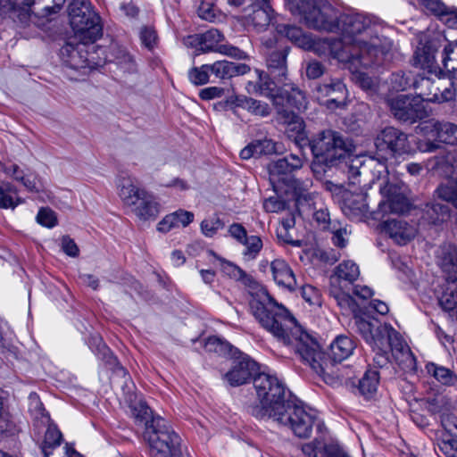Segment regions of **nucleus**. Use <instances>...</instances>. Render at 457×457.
<instances>
[{"label":"nucleus","mask_w":457,"mask_h":457,"mask_svg":"<svg viewBox=\"0 0 457 457\" xmlns=\"http://www.w3.org/2000/svg\"><path fill=\"white\" fill-rule=\"evenodd\" d=\"M249 309L264 329L285 345H293L304 362L323 376L327 383H332L328 368L320 362L322 353L317 341L303 329L290 312L275 301L266 289L260 287L251 293Z\"/></svg>","instance_id":"f257e3e1"},{"label":"nucleus","mask_w":457,"mask_h":457,"mask_svg":"<svg viewBox=\"0 0 457 457\" xmlns=\"http://www.w3.org/2000/svg\"><path fill=\"white\" fill-rule=\"evenodd\" d=\"M341 40L353 54L368 51L385 53V62L392 58L393 41L381 35L380 21L367 13H341L338 17Z\"/></svg>","instance_id":"f03ea898"},{"label":"nucleus","mask_w":457,"mask_h":457,"mask_svg":"<svg viewBox=\"0 0 457 457\" xmlns=\"http://www.w3.org/2000/svg\"><path fill=\"white\" fill-rule=\"evenodd\" d=\"M253 386L260 404L253 407L252 413L259 419H270L281 411L291 398H287L284 384L276 377L260 373L253 378Z\"/></svg>","instance_id":"7ed1b4c3"},{"label":"nucleus","mask_w":457,"mask_h":457,"mask_svg":"<svg viewBox=\"0 0 457 457\" xmlns=\"http://www.w3.org/2000/svg\"><path fill=\"white\" fill-rule=\"evenodd\" d=\"M68 13L74 40L82 44H93L102 37L100 16L88 1L73 0L69 5Z\"/></svg>","instance_id":"20e7f679"},{"label":"nucleus","mask_w":457,"mask_h":457,"mask_svg":"<svg viewBox=\"0 0 457 457\" xmlns=\"http://www.w3.org/2000/svg\"><path fill=\"white\" fill-rule=\"evenodd\" d=\"M272 421L288 427L296 436L304 438L311 436L314 426L319 431L323 426L317 411L296 399L289 401L278 414H273Z\"/></svg>","instance_id":"39448f33"},{"label":"nucleus","mask_w":457,"mask_h":457,"mask_svg":"<svg viewBox=\"0 0 457 457\" xmlns=\"http://www.w3.org/2000/svg\"><path fill=\"white\" fill-rule=\"evenodd\" d=\"M150 457H183L180 438L162 418H153L144 433Z\"/></svg>","instance_id":"423d86ee"},{"label":"nucleus","mask_w":457,"mask_h":457,"mask_svg":"<svg viewBox=\"0 0 457 457\" xmlns=\"http://www.w3.org/2000/svg\"><path fill=\"white\" fill-rule=\"evenodd\" d=\"M360 276L359 266L353 261H344L330 277L329 295L345 314L354 313L358 305L350 295V287Z\"/></svg>","instance_id":"0eeeda50"},{"label":"nucleus","mask_w":457,"mask_h":457,"mask_svg":"<svg viewBox=\"0 0 457 457\" xmlns=\"http://www.w3.org/2000/svg\"><path fill=\"white\" fill-rule=\"evenodd\" d=\"M311 150L319 162L327 166L345 158L352 151V144L338 133L330 129L323 130L310 140Z\"/></svg>","instance_id":"6e6552de"},{"label":"nucleus","mask_w":457,"mask_h":457,"mask_svg":"<svg viewBox=\"0 0 457 457\" xmlns=\"http://www.w3.org/2000/svg\"><path fill=\"white\" fill-rule=\"evenodd\" d=\"M418 129L425 137L417 144L422 153L436 151L440 143L457 145V125L454 123L431 120L422 122Z\"/></svg>","instance_id":"1a4fd4ad"},{"label":"nucleus","mask_w":457,"mask_h":457,"mask_svg":"<svg viewBox=\"0 0 457 457\" xmlns=\"http://www.w3.org/2000/svg\"><path fill=\"white\" fill-rule=\"evenodd\" d=\"M437 259L444 271L449 273L447 286L441 297V303L445 310L457 306V246L445 244L437 251Z\"/></svg>","instance_id":"9d476101"},{"label":"nucleus","mask_w":457,"mask_h":457,"mask_svg":"<svg viewBox=\"0 0 457 457\" xmlns=\"http://www.w3.org/2000/svg\"><path fill=\"white\" fill-rule=\"evenodd\" d=\"M385 61V53L381 51L372 52L361 54H353L349 58V61H345L344 63L347 65V68L352 73L353 81L367 92L373 93L378 88V80L361 69H367L372 65H379Z\"/></svg>","instance_id":"9b49d317"},{"label":"nucleus","mask_w":457,"mask_h":457,"mask_svg":"<svg viewBox=\"0 0 457 457\" xmlns=\"http://www.w3.org/2000/svg\"><path fill=\"white\" fill-rule=\"evenodd\" d=\"M301 16L306 25L314 29L335 32L339 29L337 10L323 0L312 2Z\"/></svg>","instance_id":"f8f14e48"},{"label":"nucleus","mask_w":457,"mask_h":457,"mask_svg":"<svg viewBox=\"0 0 457 457\" xmlns=\"http://www.w3.org/2000/svg\"><path fill=\"white\" fill-rule=\"evenodd\" d=\"M417 96L423 101L433 103H445L454 99L455 88L451 82L441 79L436 80L421 78L414 83Z\"/></svg>","instance_id":"ddd939ff"},{"label":"nucleus","mask_w":457,"mask_h":457,"mask_svg":"<svg viewBox=\"0 0 457 457\" xmlns=\"http://www.w3.org/2000/svg\"><path fill=\"white\" fill-rule=\"evenodd\" d=\"M445 39L440 37L420 41L412 56V65L430 74H440L442 67L436 54L443 47Z\"/></svg>","instance_id":"4468645a"},{"label":"nucleus","mask_w":457,"mask_h":457,"mask_svg":"<svg viewBox=\"0 0 457 457\" xmlns=\"http://www.w3.org/2000/svg\"><path fill=\"white\" fill-rule=\"evenodd\" d=\"M304 156L303 154H291L284 158H279L269 165V179L276 193L282 192L286 183L293 178L291 173L302 168Z\"/></svg>","instance_id":"2eb2a0df"},{"label":"nucleus","mask_w":457,"mask_h":457,"mask_svg":"<svg viewBox=\"0 0 457 457\" xmlns=\"http://www.w3.org/2000/svg\"><path fill=\"white\" fill-rule=\"evenodd\" d=\"M392 114L399 120L414 122L426 115L421 100L418 96L399 95L387 100Z\"/></svg>","instance_id":"dca6fc26"},{"label":"nucleus","mask_w":457,"mask_h":457,"mask_svg":"<svg viewBox=\"0 0 457 457\" xmlns=\"http://www.w3.org/2000/svg\"><path fill=\"white\" fill-rule=\"evenodd\" d=\"M344 165L351 185L360 184V177L366 175L368 172L374 171V176L378 179L386 173L385 162L374 158L363 159L361 156H349Z\"/></svg>","instance_id":"f3484780"},{"label":"nucleus","mask_w":457,"mask_h":457,"mask_svg":"<svg viewBox=\"0 0 457 457\" xmlns=\"http://www.w3.org/2000/svg\"><path fill=\"white\" fill-rule=\"evenodd\" d=\"M375 145L378 152L390 156L400 155L409 150L407 135L394 127L381 130L375 139Z\"/></svg>","instance_id":"a211bd4d"},{"label":"nucleus","mask_w":457,"mask_h":457,"mask_svg":"<svg viewBox=\"0 0 457 457\" xmlns=\"http://www.w3.org/2000/svg\"><path fill=\"white\" fill-rule=\"evenodd\" d=\"M309 47L305 50H312L320 56H331L340 62L349 61L352 54L345 48L344 40L338 38H316L310 36Z\"/></svg>","instance_id":"6ab92c4d"},{"label":"nucleus","mask_w":457,"mask_h":457,"mask_svg":"<svg viewBox=\"0 0 457 457\" xmlns=\"http://www.w3.org/2000/svg\"><path fill=\"white\" fill-rule=\"evenodd\" d=\"M234 355L229 370L224 375V378L230 386H237L246 383L256 371L257 364L246 354L237 353Z\"/></svg>","instance_id":"aec40b11"},{"label":"nucleus","mask_w":457,"mask_h":457,"mask_svg":"<svg viewBox=\"0 0 457 457\" xmlns=\"http://www.w3.org/2000/svg\"><path fill=\"white\" fill-rule=\"evenodd\" d=\"M252 5L247 9L244 23L247 28L256 31L264 30L270 23L272 9L268 0H252Z\"/></svg>","instance_id":"412c9836"},{"label":"nucleus","mask_w":457,"mask_h":457,"mask_svg":"<svg viewBox=\"0 0 457 457\" xmlns=\"http://www.w3.org/2000/svg\"><path fill=\"white\" fill-rule=\"evenodd\" d=\"M312 186V181L309 179L300 180L293 177L286 183L283 191L277 194H285L291 196L298 206H303L304 204L311 206L312 204H315L314 200L318 197V195L310 192Z\"/></svg>","instance_id":"4be33fe9"},{"label":"nucleus","mask_w":457,"mask_h":457,"mask_svg":"<svg viewBox=\"0 0 457 457\" xmlns=\"http://www.w3.org/2000/svg\"><path fill=\"white\" fill-rule=\"evenodd\" d=\"M301 450L306 457H350L337 442H324L319 438L303 444Z\"/></svg>","instance_id":"5701e85b"},{"label":"nucleus","mask_w":457,"mask_h":457,"mask_svg":"<svg viewBox=\"0 0 457 457\" xmlns=\"http://www.w3.org/2000/svg\"><path fill=\"white\" fill-rule=\"evenodd\" d=\"M382 228L398 245H406L417 234V228L402 219L387 220L383 222Z\"/></svg>","instance_id":"b1692460"},{"label":"nucleus","mask_w":457,"mask_h":457,"mask_svg":"<svg viewBox=\"0 0 457 457\" xmlns=\"http://www.w3.org/2000/svg\"><path fill=\"white\" fill-rule=\"evenodd\" d=\"M355 325L358 331L370 345L376 344L377 339H380V337L385 338L391 336L389 329L395 330L391 325L381 324L377 320H368L362 318H356Z\"/></svg>","instance_id":"393cba45"},{"label":"nucleus","mask_w":457,"mask_h":457,"mask_svg":"<svg viewBox=\"0 0 457 457\" xmlns=\"http://www.w3.org/2000/svg\"><path fill=\"white\" fill-rule=\"evenodd\" d=\"M435 162L436 164L432 166V169H439L441 166L446 170H453L450 178L438 187L436 193L439 198L451 203L457 208V169L450 166L444 157L435 158Z\"/></svg>","instance_id":"a878e982"},{"label":"nucleus","mask_w":457,"mask_h":457,"mask_svg":"<svg viewBox=\"0 0 457 457\" xmlns=\"http://www.w3.org/2000/svg\"><path fill=\"white\" fill-rule=\"evenodd\" d=\"M391 331L392 353L399 366L407 371L416 370V358L396 330Z\"/></svg>","instance_id":"bb28decb"},{"label":"nucleus","mask_w":457,"mask_h":457,"mask_svg":"<svg viewBox=\"0 0 457 457\" xmlns=\"http://www.w3.org/2000/svg\"><path fill=\"white\" fill-rule=\"evenodd\" d=\"M75 45L72 42L66 43L61 49V54L63 61L72 69L79 70L89 65L91 61L88 59V54L85 47L87 44Z\"/></svg>","instance_id":"cd10ccee"},{"label":"nucleus","mask_w":457,"mask_h":457,"mask_svg":"<svg viewBox=\"0 0 457 457\" xmlns=\"http://www.w3.org/2000/svg\"><path fill=\"white\" fill-rule=\"evenodd\" d=\"M118 195L124 205L132 208L146 194V191L140 188L131 177H121L119 179Z\"/></svg>","instance_id":"c85d7f7f"},{"label":"nucleus","mask_w":457,"mask_h":457,"mask_svg":"<svg viewBox=\"0 0 457 457\" xmlns=\"http://www.w3.org/2000/svg\"><path fill=\"white\" fill-rule=\"evenodd\" d=\"M270 270L275 283L289 291L295 290L296 279L289 264L283 259H275L270 264Z\"/></svg>","instance_id":"c756f323"},{"label":"nucleus","mask_w":457,"mask_h":457,"mask_svg":"<svg viewBox=\"0 0 457 457\" xmlns=\"http://www.w3.org/2000/svg\"><path fill=\"white\" fill-rule=\"evenodd\" d=\"M0 171L4 172L7 177L21 182L30 192H39L43 189L40 180L36 176L25 174L19 165L15 163H3L0 162Z\"/></svg>","instance_id":"7c9ffc66"},{"label":"nucleus","mask_w":457,"mask_h":457,"mask_svg":"<svg viewBox=\"0 0 457 457\" xmlns=\"http://www.w3.org/2000/svg\"><path fill=\"white\" fill-rule=\"evenodd\" d=\"M342 211L351 219H361L369 212L366 195L347 192L344 195Z\"/></svg>","instance_id":"2f4dec72"},{"label":"nucleus","mask_w":457,"mask_h":457,"mask_svg":"<svg viewBox=\"0 0 457 457\" xmlns=\"http://www.w3.org/2000/svg\"><path fill=\"white\" fill-rule=\"evenodd\" d=\"M380 192L387 198V204L391 212L402 213L408 210L409 201L397 185L386 183L380 187Z\"/></svg>","instance_id":"473e14b6"},{"label":"nucleus","mask_w":457,"mask_h":457,"mask_svg":"<svg viewBox=\"0 0 457 457\" xmlns=\"http://www.w3.org/2000/svg\"><path fill=\"white\" fill-rule=\"evenodd\" d=\"M210 66L212 73L220 79L244 75L250 71V68L245 63H237L226 60L215 62Z\"/></svg>","instance_id":"72a5a7b5"},{"label":"nucleus","mask_w":457,"mask_h":457,"mask_svg":"<svg viewBox=\"0 0 457 457\" xmlns=\"http://www.w3.org/2000/svg\"><path fill=\"white\" fill-rule=\"evenodd\" d=\"M131 212L140 220H154L160 213V204L146 192L141 200L131 208Z\"/></svg>","instance_id":"f704fd0d"},{"label":"nucleus","mask_w":457,"mask_h":457,"mask_svg":"<svg viewBox=\"0 0 457 457\" xmlns=\"http://www.w3.org/2000/svg\"><path fill=\"white\" fill-rule=\"evenodd\" d=\"M278 120L287 125V132L291 133L289 137L303 139L304 137V123L301 117L287 108L278 107Z\"/></svg>","instance_id":"c9c22d12"},{"label":"nucleus","mask_w":457,"mask_h":457,"mask_svg":"<svg viewBox=\"0 0 457 457\" xmlns=\"http://www.w3.org/2000/svg\"><path fill=\"white\" fill-rule=\"evenodd\" d=\"M355 348L354 341L346 336H338L330 345L329 355L336 362L348 358Z\"/></svg>","instance_id":"e433bc0d"},{"label":"nucleus","mask_w":457,"mask_h":457,"mask_svg":"<svg viewBox=\"0 0 457 457\" xmlns=\"http://www.w3.org/2000/svg\"><path fill=\"white\" fill-rule=\"evenodd\" d=\"M441 64L451 79H457V41L445 40L441 52Z\"/></svg>","instance_id":"4c0bfd02"},{"label":"nucleus","mask_w":457,"mask_h":457,"mask_svg":"<svg viewBox=\"0 0 457 457\" xmlns=\"http://www.w3.org/2000/svg\"><path fill=\"white\" fill-rule=\"evenodd\" d=\"M317 90L321 96L328 97L327 104L331 103L337 105L344 100L345 95V86L339 79L323 83L317 87Z\"/></svg>","instance_id":"58836bf2"},{"label":"nucleus","mask_w":457,"mask_h":457,"mask_svg":"<svg viewBox=\"0 0 457 457\" xmlns=\"http://www.w3.org/2000/svg\"><path fill=\"white\" fill-rule=\"evenodd\" d=\"M275 145L270 139L255 140L248 144L240 152V157L248 160L252 157H259L263 154H270L275 152Z\"/></svg>","instance_id":"ea45409f"},{"label":"nucleus","mask_w":457,"mask_h":457,"mask_svg":"<svg viewBox=\"0 0 457 457\" xmlns=\"http://www.w3.org/2000/svg\"><path fill=\"white\" fill-rule=\"evenodd\" d=\"M276 30L279 35L286 37L295 46L303 49L310 46V35L303 32V30L298 27L287 24H278L276 27Z\"/></svg>","instance_id":"a19ab883"},{"label":"nucleus","mask_w":457,"mask_h":457,"mask_svg":"<svg viewBox=\"0 0 457 457\" xmlns=\"http://www.w3.org/2000/svg\"><path fill=\"white\" fill-rule=\"evenodd\" d=\"M286 58L287 51L283 48L270 53L267 59V65L270 74L279 80L287 74Z\"/></svg>","instance_id":"79ce46f5"},{"label":"nucleus","mask_w":457,"mask_h":457,"mask_svg":"<svg viewBox=\"0 0 457 457\" xmlns=\"http://www.w3.org/2000/svg\"><path fill=\"white\" fill-rule=\"evenodd\" d=\"M235 104L237 106L246 110L253 115L265 117L270 112V108L268 104L245 96H237Z\"/></svg>","instance_id":"37998d69"},{"label":"nucleus","mask_w":457,"mask_h":457,"mask_svg":"<svg viewBox=\"0 0 457 457\" xmlns=\"http://www.w3.org/2000/svg\"><path fill=\"white\" fill-rule=\"evenodd\" d=\"M255 73L257 74L258 81L256 83H248V92H251L250 87H253V92L260 93L265 96H270L273 100V104L278 107L280 104L279 100L282 99V96H275L272 94L273 89L270 87L272 83L270 81L269 77L263 71L256 70Z\"/></svg>","instance_id":"c03bdc74"},{"label":"nucleus","mask_w":457,"mask_h":457,"mask_svg":"<svg viewBox=\"0 0 457 457\" xmlns=\"http://www.w3.org/2000/svg\"><path fill=\"white\" fill-rule=\"evenodd\" d=\"M23 201L18 195V191L11 183H3L0 185V208L14 209Z\"/></svg>","instance_id":"a18cd8bd"},{"label":"nucleus","mask_w":457,"mask_h":457,"mask_svg":"<svg viewBox=\"0 0 457 457\" xmlns=\"http://www.w3.org/2000/svg\"><path fill=\"white\" fill-rule=\"evenodd\" d=\"M391 337V336L385 338L380 337V339H377L376 344L370 345L375 353L373 357L374 363L380 368L386 366L388 362V352L389 350L392 351Z\"/></svg>","instance_id":"49530a36"},{"label":"nucleus","mask_w":457,"mask_h":457,"mask_svg":"<svg viewBox=\"0 0 457 457\" xmlns=\"http://www.w3.org/2000/svg\"><path fill=\"white\" fill-rule=\"evenodd\" d=\"M43 426H47L46 431L45 433L44 440L42 442V452L45 457H49L52 453V449L56 446H59L62 441V434L59 429L50 424H42Z\"/></svg>","instance_id":"de8ad7c7"},{"label":"nucleus","mask_w":457,"mask_h":457,"mask_svg":"<svg viewBox=\"0 0 457 457\" xmlns=\"http://www.w3.org/2000/svg\"><path fill=\"white\" fill-rule=\"evenodd\" d=\"M220 262L222 272L230 278L240 281L244 285H250L253 282L250 275L246 274L245 271L233 262L224 259H220Z\"/></svg>","instance_id":"09e8293b"},{"label":"nucleus","mask_w":457,"mask_h":457,"mask_svg":"<svg viewBox=\"0 0 457 457\" xmlns=\"http://www.w3.org/2000/svg\"><path fill=\"white\" fill-rule=\"evenodd\" d=\"M91 347L93 351L99 356V358L105 361L107 363L111 365H117L118 369L121 372H125L124 369L119 365L116 358L112 355V352L108 348V346L105 345V343L103 342L102 338L99 337H92L91 341Z\"/></svg>","instance_id":"8fccbe9b"},{"label":"nucleus","mask_w":457,"mask_h":457,"mask_svg":"<svg viewBox=\"0 0 457 457\" xmlns=\"http://www.w3.org/2000/svg\"><path fill=\"white\" fill-rule=\"evenodd\" d=\"M379 383V374L376 370H368L359 383L360 392L363 395H373L378 388Z\"/></svg>","instance_id":"3c124183"},{"label":"nucleus","mask_w":457,"mask_h":457,"mask_svg":"<svg viewBox=\"0 0 457 457\" xmlns=\"http://www.w3.org/2000/svg\"><path fill=\"white\" fill-rule=\"evenodd\" d=\"M131 412L135 419L140 422H144L145 425V429L147 428V425L151 424V420L153 418H157L158 416H154L152 410L147 406L146 403L142 399L138 401L130 402L129 403Z\"/></svg>","instance_id":"603ef678"},{"label":"nucleus","mask_w":457,"mask_h":457,"mask_svg":"<svg viewBox=\"0 0 457 457\" xmlns=\"http://www.w3.org/2000/svg\"><path fill=\"white\" fill-rule=\"evenodd\" d=\"M204 350L209 353H216L220 355H226L231 353L232 355L237 354V350L233 349V346L217 337H209L205 343H204Z\"/></svg>","instance_id":"864d4df0"},{"label":"nucleus","mask_w":457,"mask_h":457,"mask_svg":"<svg viewBox=\"0 0 457 457\" xmlns=\"http://www.w3.org/2000/svg\"><path fill=\"white\" fill-rule=\"evenodd\" d=\"M426 369L429 374L443 385L450 386L455 381L454 374L447 368L437 366L435 363H428Z\"/></svg>","instance_id":"5fc2aeb1"},{"label":"nucleus","mask_w":457,"mask_h":457,"mask_svg":"<svg viewBox=\"0 0 457 457\" xmlns=\"http://www.w3.org/2000/svg\"><path fill=\"white\" fill-rule=\"evenodd\" d=\"M29 411L40 424H48L50 417L43 407V403L36 394L29 395Z\"/></svg>","instance_id":"6e6d98bb"},{"label":"nucleus","mask_w":457,"mask_h":457,"mask_svg":"<svg viewBox=\"0 0 457 457\" xmlns=\"http://www.w3.org/2000/svg\"><path fill=\"white\" fill-rule=\"evenodd\" d=\"M211 66L210 64H203L200 67H194L188 71V79L190 82L195 86H201L208 83Z\"/></svg>","instance_id":"4d7b16f0"},{"label":"nucleus","mask_w":457,"mask_h":457,"mask_svg":"<svg viewBox=\"0 0 457 457\" xmlns=\"http://www.w3.org/2000/svg\"><path fill=\"white\" fill-rule=\"evenodd\" d=\"M240 244L245 247L243 254L247 260L254 259L262 248V241L257 236H247Z\"/></svg>","instance_id":"13d9d810"},{"label":"nucleus","mask_w":457,"mask_h":457,"mask_svg":"<svg viewBox=\"0 0 457 457\" xmlns=\"http://www.w3.org/2000/svg\"><path fill=\"white\" fill-rule=\"evenodd\" d=\"M390 84L392 89L404 91L412 85V77L410 72L399 71L391 76Z\"/></svg>","instance_id":"bf43d9fd"},{"label":"nucleus","mask_w":457,"mask_h":457,"mask_svg":"<svg viewBox=\"0 0 457 457\" xmlns=\"http://www.w3.org/2000/svg\"><path fill=\"white\" fill-rule=\"evenodd\" d=\"M223 227L224 222L218 216L204 219L200 225L202 233L208 237H212Z\"/></svg>","instance_id":"052dcab7"},{"label":"nucleus","mask_w":457,"mask_h":457,"mask_svg":"<svg viewBox=\"0 0 457 457\" xmlns=\"http://www.w3.org/2000/svg\"><path fill=\"white\" fill-rule=\"evenodd\" d=\"M438 448L445 457H457V439L445 435L438 441Z\"/></svg>","instance_id":"680f3d73"},{"label":"nucleus","mask_w":457,"mask_h":457,"mask_svg":"<svg viewBox=\"0 0 457 457\" xmlns=\"http://www.w3.org/2000/svg\"><path fill=\"white\" fill-rule=\"evenodd\" d=\"M302 297L312 306L321 305V295L318 288L312 285H305L301 289Z\"/></svg>","instance_id":"e2e57ef3"},{"label":"nucleus","mask_w":457,"mask_h":457,"mask_svg":"<svg viewBox=\"0 0 457 457\" xmlns=\"http://www.w3.org/2000/svg\"><path fill=\"white\" fill-rule=\"evenodd\" d=\"M287 103L297 110L305 109L307 101L304 93L297 87H292L291 92H287Z\"/></svg>","instance_id":"0e129e2a"},{"label":"nucleus","mask_w":457,"mask_h":457,"mask_svg":"<svg viewBox=\"0 0 457 457\" xmlns=\"http://www.w3.org/2000/svg\"><path fill=\"white\" fill-rule=\"evenodd\" d=\"M36 219L40 225L46 228H54L57 224L55 212L49 208H41Z\"/></svg>","instance_id":"69168bd1"},{"label":"nucleus","mask_w":457,"mask_h":457,"mask_svg":"<svg viewBox=\"0 0 457 457\" xmlns=\"http://www.w3.org/2000/svg\"><path fill=\"white\" fill-rule=\"evenodd\" d=\"M204 46L205 51L212 50L214 44L220 42L223 39V35L218 29H209L202 34Z\"/></svg>","instance_id":"338daca9"},{"label":"nucleus","mask_w":457,"mask_h":457,"mask_svg":"<svg viewBox=\"0 0 457 457\" xmlns=\"http://www.w3.org/2000/svg\"><path fill=\"white\" fill-rule=\"evenodd\" d=\"M139 37L142 44L148 49H152L156 44L157 36L154 29L144 27L141 29Z\"/></svg>","instance_id":"774afa93"}]
</instances>
